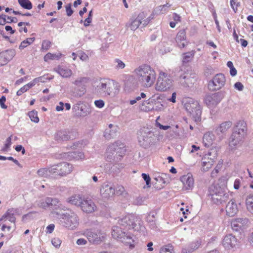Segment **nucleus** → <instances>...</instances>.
I'll return each mask as SVG.
<instances>
[{
	"label": "nucleus",
	"instance_id": "f257e3e1",
	"mask_svg": "<svg viewBox=\"0 0 253 253\" xmlns=\"http://www.w3.org/2000/svg\"><path fill=\"white\" fill-rule=\"evenodd\" d=\"M139 80L147 87H150L156 80V73L150 66L143 65L135 70Z\"/></svg>",
	"mask_w": 253,
	"mask_h": 253
},
{
	"label": "nucleus",
	"instance_id": "f03ea898",
	"mask_svg": "<svg viewBox=\"0 0 253 253\" xmlns=\"http://www.w3.org/2000/svg\"><path fill=\"white\" fill-rule=\"evenodd\" d=\"M95 91L103 96H114L119 91L117 84L114 81L109 79L101 80L97 86Z\"/></svg>",
	"mask_w": 253,
	"mask_h": 253
},
{
	"label": "nucleus",
	"instance_id": "7ed1b4c3",
	"mask_svg": "<svg viewBox=\"0 0 253 253\" xmlns=\"http://www.w3.org/2000/svg\"><path fill=\"white\" fill-rule=\"evenodd\" d=\"M60 219L63 226L70 230L76 229L79 223V218L77 214L72 211L59 213L56 212Z\"/></svg>",
	"mask_w": 253,
	"mask_h": 253
},
{
	"label": "nucleus",
	"instance_id": "20e7f679",
	"mask_svg": "<svg viewBox=\"0 0 253 253\" xmlns=\"http://www.w3.org/2000/svg\"><path fill=\"white\" fill-rule=\"evenodd\" d=\"M209 196L214 204H218L226 202L228 198V194L225 192V188L215 185L209 188Z\"/></svg>",
	"mask_w": 253,
	"mask_h": 253
},
{
	"label": "nucleus",
	"instance_id": "39448f33",
	"mask_svg": "<svg viewBox=\"0 0 253 253\" xmlns=\"http://www.w3.org/2000/svg\"><path fill=\"white\" fill-rule=\"evenodd\" d=\"M112 236L117 240L125 244L129 245L130 248L134 247V245L132 244L134 242L132 235L129 233H126L118 225L113 227Z\"/></svg>",
	"mask_w": 253,
	"mask_h": 253
},
{
	"label": "nucleus",
	"instance_id": "423d86ee",
	"mask_svg": "<svg viewBox=\"0 0 253 253\" xmlns=\"http://www.w3.org/2000/svg\"><path fill=\"white\" fill-rule=\"evenodd\" d=\"M126 152L125 144L120 141L116 142L110 144L106 152L107 160L109 162L115 158L117 156L122 157Z\"/></svg>",
	"mask_w": 253,
	"mask_h": 253
},
{
	"label": "nucleus",
	"instance_id": "0eeeda50",
	"mask_svg": "<svg viewBox=\"0 0 253 253\" xmlns=\"http://www.w3.org/2000/svg\"><path fill=\"white\" fill-rule=\"evenodd\" d=\"M184 108L194 118L195 122L200 120L201 108L198 102L193 98H188L184 100Z\"/></svg>",
	"mask_w": 253,
	"mask_h": 253
},
{
	"label": "nucleus",
	"instance_id": "6e6552de",
	"mask_svg": "<svg viewBox=\"0 0 253 253\" xmlns=\"http://www.w3.org/2000/svg\"><path fill=\"white\" fill-rule=\"evenodd\" d=\"M173 85V80L168 74L162 71L159 75L155 89L159 91H165L170 89Z\"/></svg>",
	"mask_w": 253,
	"mask_h": 253
},
{
	"label": "nucleus",
	"instance_id": "1a4fd4ad",
	"mask_svg": "<svg viewBox=\"0 0 253 253\" xmlns=\"http://www.w3.org/2000/svg\"><path fill=\"white\" fill-rule=\"evenodd\" d=\"M138 140L140 145L147 148L154 142V134L148 128L141 129L137 133Z\"/></svg>",
	"mask_w": 253,
	"mask_h": 253
},
{
	"label": "nucleus",
	"instance_id": "9d476101",
	"mask_svg": "<svg viewBox=\"0 0 253 253\" xmlns=\"http://www.w3.org/2000/svg\"><path fill=\"white\" fill-rule=\"evenodd\" d=\"M247 131L246 123L244 121H239L233 132L231 139L234 145H236L242 140Z\"/></svg>",
	"mask_w": 253,
	"mask_h": 253
},
{
	"label": "nucleus",
	"instance_id": "9b49d317",
	"mask_svg": "<svg viewBox=\"0 0 253 253\" xmlns=\"http://www.w3.org/2000/svg\"><path fill=\"white\" fill-rule=\"evenodd\" d=\"M178 83L184 88H189L192 86L196 81V76L194 74L180 71L178 73Z\"/></svg>",
	"mask_w": 253,
	"mask_h": 253
},
{
	"label": "nucleus",
	"instance_id": "f8f14e48",
	"mask_svg": "<svg viewBox=\"0 0 253 253\" xmlns=\"http://www.w3.org/2000/svg\"><path fill=\"white\" fill-rule=\"evenodd\" d=\"M226 79L222 74H216L208 84V88L211 91L218 90L225 85Z\"/></svg>",
	"mask_w": 253,
	"mask_h": 253
},
{
	"label": "nucleus",
	"instance_id": "ddd939ff",
	"mask_svg": "<svg viewBox=\"0 0 253 253\" xmlns=\"http://www.w3.org/2000/svg\"><path fill=\"white\" fill-rule=\"evenodd\" d=\"M85 234L89 242L93 244H99L105 238L104 234L99 230H87Z\"/></svg>",
	"mask_w": 253,
	"mask_h": 253
},
{
	"label": "nucleus",
	"instance_id": "4468645a",
	"mask_svg": "<svg viewBox=\"0 0 253 253\" xmlns=\"http://www.w3.org/2000/svg\"><path fill=\"white\" fill-rule=\"evenodd\" d=\"M222 98V93L218 92L207 95L204 98V102L209 108H212L216 106Z\"/></svg>",
	"mask_w": 253,
	"mask_h": 253
},
{
	"label": "nucleus",
	"instance_id": "2eb2a0df",
	"mask_svg": "<svg viewBox=\"0 0 253 253\" xmlns=\"http://www.w3.org/2000/svg\"><path fill=\"white\" fill-rule=\"evenodd\" d=\"M100 193L103 198L109 199L115 193V189L113 183L105 181L102 183L100 188Z\"/></svg>",
	"mask_w": 253,
	"mask_h": 253
},
{
	"label": "nucleus",
	"instance_id": "dca6fc26",
	"mask_svg": "<svg viewBox=\"0 0 253 253\" xmlns=\"http://www.w3.org/2000/svg\"><path fill=\"white\" fill-rule=\"evenodd\" d=\"M238 240L236 236L232 234L225 236L222 240V245L226 250H230L236 247Z\"/></svg>",
	"mask_w": 253,
	"mask_h": 253
},
{
	"label": "nucleus",
	"instance_id": "f3484780",
	"mask_svg": "<svg viewBox=\"0 0 253 253\" xmlns=\"http://www.w3.org/2000/svg\"><path fill=\"white\" fill-rule=\"evenodd\" d=\"M15 50L9 49L4 51H0V67L6 65L15 55Z\"/></svg>",
	"mask_w": 253,
	"mask_h": 253
},
{
	"label": "nucleus",
	"instance_id": "a211bd4d",
	"mask_svg": "<svg viewBox=\"0 0 253 253\" xmlns=\"http://www.w3.org/2000/svg\"><path fill=\"white\" fill-rule=\"evenodd\" d=\"M180 180L183 184V190H189L193 189L194 181L191 173H188L186 175H182Z\"/></svg>",
	"mask_w": 253,
	"mask_h": 253
},
{
	"label": "nucleus",
	"instance_id": "6ab92c4d",
	"mask_svg": "<svg viewBox=\"0 0 253 253\" xmlns=\"http://www.w3.org/2000/svg\"><path fill=\"white\" fill-rule=\"evenodd\" d=\"M132 218L131 214H128L122 218H120L118 220L117 225L122 227L124 230L131 229L133 225L131 223Z\"/></svg>",
	"mask_w": 253,
	"mask_h": 253
},
{
	"label": "nucleus",
	"instance_id": "aec40b11",
	"mask_svg": "<svg viewBox=\"0 0 253 253\" xmlns=\"http://www.w3.org/2000/svg\"><path fill=\"white\" fill-rule=\"evenodd\" d=\"M80 208L84 212L86 213L93 212L96 209L95 204L91 199L84 198L83 200Z\"/></svg>",
	"mask_w": 253,
	"mask_h": 253
},
{
	"label": "nucleus",
	"instance_id": "412c9836",
	"mask_svg": "<svg viewBox=\"0 0 253 253\" xmlns=\"http://www.w3.org/2000/svg\"><path fill=\"white\" fill-rule=\"evenodd\" d=\"M177 46L180 48H184L187 45L188 42L186 41V31L185 29L180 30L177 33L175 38Z\"/></svg>",
	"mask_w": 253,
	"mask_h": 253
},
{
	"label": "nucleus",
	"instance_id": "4be33fe9",
	"mask_svg": "<svg viewBox=\"0 0 253 253\" xmlns=\"http://www.w3.org/2000/svg\"><path fill=\"white\" fill-rule=\"evenodd\" d=\"M16 214H19L17 209H8L6 212L1 217V218L5 222L8 220L12 223H14L16 220L15 215Z\"/></svg>",
	"mask_w": 253,
	"mask_h": 253
},
{
	"label": "nucleus",
	"instance_id": "5701e85b",
	"mask_svg": "<svg viewBox=\"0 0 253 253\" xmlns=\"http://www.w3.org/2000/svg\"><path fill=\"white\" fill-rule=\"evenodd\" d=\"M144 13L139 14L136 18H131L130 20V23L126 25V26L129 27L131 30L135 31L141 24V20L144 19Z\"/></svg>",
	"mask_w": 253,
	"mask_h": 253
},
{
	"label": "nucleus",
	"instance_id": "b1692460",
	"mask_svg": "<svg viewBox=\"0 0 253 253\" xmlns=\"http://www.w3.org/2000/svg\"><path fill=\"white\" fill-rule=\"evenodd\" d=\"M53 70L64 78H69L72 75V71L71 70L61 65H58L56 67L54 68Z\"/></svg>",
	"mask_w": 253,
	"mask_h": 253
},
{
	"label": "nucleus",
	"instance_id": "393cba45",
	"mask_svg": "<svg viewBox=\"0 0 253 253\" xmlns=\"http://www.w3.org/2000/svg\"><path fill=\"white\" fill-rule=\"evenodd\" d=\"M117 131V126L112 124H110L109 125V128L106 129L105 130L104 136L106 139H110L116 136Z\"/></svg>",
	"mask_w": 253,
	"mask_h": 253
},
{
	"label": "nucleus",
	"instance_id": "a878e982",
	"mask_svg": "<svg viewBox=\"0 0 253 253\" xmlns=\"http://www.w3.org/2000/svg\"><path fill=\"white\" fill-rule=\"evenodd\" d=\"M226 211L227 214L229 216H233L237 213L238 209L234 200H231L228 202L226 207Z\"/></svg>",
	"mask_w": 253,
	"mask_h": 253
},
{
	"label": "nucleus",
	"instance_id": "bb28decb",
	"mask_svg": "<svg viewBox=\"0 0 253 253\" xmlns=\"http://www.w3.org/2000/svg\"><path fill=\"white\" fill-rule=\"evenodd\" d=\"M132 219L131 223H132V229H134L136 230H141L143 228V222L141 217L139 215L131 214Z\"/></svg>",
	"mask_w": 253,
	"mask_h": 253
},
{
	"label": "nucleus",
	"instance_id": "cd10ccee",
	"mask_svg": "<svg viewBox=\"0 0 253 253\" xmlns=\"http://www.w3.org/2000/svg\"><path fill=\"white\" fill-rule=\"evenodd\" d=\"M60 168V175H66L70 173L73 170V166L70 164L63 162L59 164Z\"/></svg>",
	"mask_w": 253,
	"mask_h": 253
},
{
	"label": "nucleus",
	"instance_id": "c85d7f7f",
	"mask_svg": "<svg viewBox=\"0 0 253 253\" xmlns=\"http://www.w3.org/2000/svg\"><path fill=\"white\" fill-rule=\"evenodd\" d=\"M247 222V219L246 218H237L231 222L232 228L234 230L239 231Z\"/></svg>",
	"mask_w": 253,
	"mask_h": 253
},
{
	"label": "nucleus",
	"instance_id": "c756f323",
	"mask_svg": "<svg viewBox=\"0 0 253 253\" xmlns=\"http://www.w3.org/2000/svg\"><path fill=\"white\" fill-rule=\"evenodd\" d=\"M55 139L58 141H64L68 140L70 139V136L67 131L59 130L58 131L55 135Z\"/></svg>",
	"mask_w": 253,
	"mask_h": 253
},
{
	"label": "nucleus",
	"instance_id": "7c9ffc66",
	"mask_svg": "<svg viewBox=\"0 0 253 253\" xmlns=\"http://www.w3.org/2000/svg\"><path fill=\"white\" fill-rule=\"evenodd\" d=\"M232 126V122L230 121L225 122L222 123L215 129V132L219 135L221 133L226 132Z\"/></svg>",
	"mask_w": 253,
	"mask_h": 253
},
{
	"label": "nucleus",
	"instance_id": "2f4dec72",
	"mask_svg": "<svg viewBox=\"0 0 253 253\" xmlns=\"http://www.w3.org/2000/svg\"><path fill=\"white\" fill-rule=\"evenodd\" d=\"M135 87V80L131 77L129 76L126 79L125 82V89L126 91H129L133 89Z\"/></svg>",
	"mask_w": 253,
	"mask_h": 253
},
{
	"label": "nucleus",
	"instance_id": "473e14b6",
	"mask_svg": "<svg viewBox=\"0 0 253 253\" xmlns=\"http://www.w3.org/2000/svg\"><path fill=\"white\" fill-rule=\"evenodd\" d=\"M84 198L80 195H74L68 199V202L72 205L81 207Z\"/></svg>",
	"mask_w": 253,
	"mask_h": 253
},
{
	"label": "nucleus",
	"instance_id": "72a5a7b5",
	"mask_svg": "<svg viewBox=\"0 0 253 253\" xmlns=\"http://www.w3.org/2000/svg\"><path fill=\"white\" fill-rule=\"evenodd\" d=\"M213 135L211 133L208 132L204 135L203 142L206 147H209L212 144Z\"/></svg>",
	"mask_w": 253,
	"mask_h": 253
},
{
	"label": "nucleus",
	"instance_id": "f704fd0d",
	"mask_svg": "<svg viewBox=\"0 0 253 253\" xmlns=\"http://www.w3.org/2000/svg\"><path fill=\"white\" fill-rule=\"evenodd\" d=\"M49 208L52 209H57L60 208V201L57 198L49 197Z\"/></svg>",
	"mask_w": 253,
	"mask_h": 253
},
{
	"label": "nucleus",
	"instance_id": "c9c22d12",
	"mask_svg": "<svg viewBox=\"0 0 253 253\" xmlns=\"http://www.w3.org/2000/svg\"><path fill=\"white\" fill-rule=\"evenodd\" d=\"M140 109L141 110L145 112H149L154 110V106H153V102L150 101H149V102L147 101H144L140 106Z\"/></svg>",
	"mask_w": 253,
	"mask_h": 253
},
{
	"label": "nucleus",
	"instance_id": "e433bc0d",
	"mask_svg": "<svg viewBox=\"0 0 253 253\" xmlns=\"http://www.w3.org/2000/svg\"><path fill=\"white\" fill-rule=\"evenodd\" d=\"M50 176L60 175L59 165H54L48 168Z\"/></svg>",
	"mask_w": 253,
	"mask_h": 253
},
{
	"label": "nucleus",
	"instance_id": "4c0bfd02",
	"mask_svg": "<svg viewBox=\"0 0 253 253\" xmlns=\"http://www.w3.org/2000/svg\"><path fill=\"white\" fill-rule=\"evenodd\" d=\"M18 2L23 8L27 10L32 8V3L29 0H18Z\"/></svg>",
	"mask_w": 253,
	"mask_h": 253
},
{
	"label": "nucleus",
	"instance_id": "58836bf2",
	"mask_svg": "<svg viewBox=\"0 0 253 253\" xmlns=\"http://www.w3.org/2000/svg\"><path fill=\"white\" fill-rule=\"evenodd\" d=\"M246 206L248 211L253 213V195H249L246 199Z\"/></svg>",
	"mask_w": 253,
	"mask_h": 253
},
{
	"label": "nucleus",
	"instance_id": "ea45409f",
	"mask_svg": "<svg viewBox=\"0 0 253 253\" xmlns=\"http://www.w3.org/2000/svg\"><path fill=\"white\" fill-rule=\"evenodd\" d=\"M48 199L49 197H46L44 199H41L38 201L36 202V205L40 208L46 209V208H49Z\"/></svg>",
	"mask_w": 253,
	"mask_h": 253
},
{
	"label": "nucleus",
	"instance_id": "a19ab883",
	"mask_svg": "<svg viewBox=\"0 0 253 253\" xmlns=\"http://www.w3.org/2000/svg\"><path fill=\"white\" fill-rule=\"evenodd\" d=\"M178 128V126L176 125L175 127L172 128V129H170L168 132V137L169 139L176 138L179 136V133L178 132L177 129Z\"/></svg>",
	"mask_w": 253,
	"mask_h": 253
},
{
	"label": "nucleus",
	"instance_id": "79ce46f5",
	"mask_svg": "<svg viewBox=\"0 0 253 253\" xmlns=\"http://www.w3.org/2000/svg\"><path fill=\"white\" fill-rule=\"evenodd\" d=\"M195 51L192 50L190 52H186L183 54L182 61L183 63L189 62L195 55Z\"/></svg>",
	"mask_w": 253,
	"mask_h": 253
},
{
	"label": "nucleus",
	"instance_id": "37998d69",
	"mask_svg": "<svg viewBox=\"0 0 253 253\" xmlns=\"http://www.w3.org/2000/svg\"><path fill=\"white\" fill-rule=\"evenodd\" d=\"M35 38H27L26 40L23 41L21 42L20 45H19V49H23L24 48L26 47L28 45H30L32 43L34 42L35 41Z\"/></svg>",
	"mask_w": 253,
	"mask_h": 253
},
{
	"label": "nucleus",
	"instance_id": "c03bdc74",
	"mask_svg": "<svg viewBox=\"0 0 253 253\" xmlns=\"http://www.w3.org/2000/svg\"><path fill=\"white\" fill-rule=\"evenodd\" d=\"M89 79L86 77H81L76 80L73 83L77 86H81L86 83Z\"/></svg>",
	"mask_w": 253,
	"mask_h": 253
},
{
	"label": "nucleus",
	"instance_id": "a18cd8bd",
	"mask_svg": "<svg viewBox=\"0 0 253 253\" xmlns=\"http://www.w3.org/2000/svg\"><path fill=\"white\" fill-rule=\"evenodd\" d=\"M28 116L30 117L31 121L37 123L39 122V119L38 117V113L35 110L30 111L28 113Z\"/></svg>",
	"mask_w": 253,
	"mask_h": 253
},
{
	"label": "nucleus",
	"instance_id": "49530a36",
	"mask_svg": "<svg viewBox=\"0 0 253 253\" xmlns=\"http://www.w3.org/2000/svg\"><path fill=\"white\" fill-rule=\"evenodd\" d=\"M199 247V244H196L195 243H192L189 245L188 247V249H184L182 250V252L183 253H188L193 252V251L196 250Z\"/></svg>",
	"mask_w": 253,
	"mask_h": 253
},
{
	"label": "nucleus",
	"instance_id": "de8ad7c7",
	"mask_svg": "<svg viewBox=\"0 0 253 253\" xmlns=\"http://www.w3.org/2000/svg\"><path fill=\"white\" fill-rule=\"evenodd\" d=\"M11 136L8 137L5 141V143L3 147V148L1 149V151L2 152H8L10 150V147L11 145Z\"/></svg>",
	"mask_w": 253,
	"mask_h": 253
},
{
	"label": "nucleus",
	"instance_id": "09e8293b",
	"mask_svg": "<svg viewBox=\"0 0 253 253\" xmlns=\"http://www.w3.org/2000/svg\"><path fill=\"white\" fill-rule=\"evenodd\" d=\"M37 173L41 176H50L48 169H41L38 170Z\"/></svg>",
	"mask_w": 253,
	"mask_h": 253
},
{
	"label": "nucleus",
	"instance_id": "8fccbe9b",
	"mask_svg": "<svg viewBox=\"0 0 253 253\" xmlns=\"http://www.w3.org/2000/svg\"><path fill=\"white\" fill-rule=\"evenodd\" d=\"M230 5L233 11L236 12L238 10V7L240 5V3L238 0H230Z\"/></svg>",
	"mask_w": 253,
	"mask_h": 253
},
{
	"label": "nucleus",
	"instance_id": "3c124183",
	"mask_svg": "<svg viewBox=\"0 0 253 253\" xmlns=\"http://www.w3.org/2000/svg\"><path fill=\"white\" fill-rule=\"evenodd\" d=\"M173 249L170 246H166L161 248L160 253H172Z\"/></svg>",
	"mask_w": 253,
	"mask_h": 253
},
{
	"label": "nucleus",
	"instance_id": "603ef678",
	"mask_svg": "<svg viewBox=\"0 0 253 253\" xmlns=\"http://www.w3.org/2000/svg\"><path fill=\"white\" fill-rule=\"evenodd\" d=\"M51 42L47 40H44L42 42V49L43 51L47 50L51 46Z\"/></svg>",
	"mask_w": 253,
	"mask_h": 253
},
{
	"label": "nucleus",
	"instance_id": "864d4df0",
	"mask_svg": "<svg viewBox=\"0 0 253 253\" xmlns=\"http://www.w3.org/2000/svg\"><path fill=\"white\" fill-rule=\"evenodd\" d=\"M52 244L56 248H58L60 246L61 241L59 238H54L51 240Z\"/></svg>",
	"mask_w": 253,
	"mask_h": 253
},
{
	"label": "nucleus",
	"instance_id": "5fc2aeb1",
	"mask_svg": "<svg viewBox=\"0 0 253 253\" xmlns=\"http://www.w3.org/2000/svg\"><path fill=\"white\" fill-rule=\"evenodd\" d=\"M170 4L167 3L166 4L160 6L159 9L161 10L162 14L167 12L168 11V8L170 7Z\"/></svg>",
	"mask_w": 253,
	"mask_h": 253
},
{
	"label": "nucleus",
	"instance_id": "6e6d98bb",
	"mask_svg": "<svg viewBox=\"0 0 253 253\" xmlns=\"http://www.w3.org/2000/svg\"><path fill=\"white\" fill-rule=\"evenodd\" d=\"M142 177L143 179L145 181L147 187H150L151 178L149 174L146 173H142Z\"/></svg>",
	"mask_w": 253,
	"mask_h": 253
},
{
	"label": "nucleus",
	"instance_id": "4d7b16f0",
	"mask_svg": "<svg viewBox=\"0 0 253 253\" xmlns=\"http://www.w3.org/2000/svg\"><path fill=\"white\" fill-rule=\"evenodd\" d=\"M205 75L208 77L214 73V69L211 66H208L205 69Z\"/></svg>",
	"mask_w": 253,
	"mask_h": 253
},
{
	"label": "nucleus",
	"instance_id": "13d9d810",
	"mask_svg": "<svg viewBox=\"0 0 253 253\" xmlns=\"http://www.w3.org/2000/svg\"><path fill=\"white\" fill-rule=\"evenodd\" d=\"M47 79H48V78L46 77L45 76H41V77L36 78L34 79V80L35 82H36V83L37 84L39 82L45 83L46 81V80H47Z\"/></svg>",
	"mask_w": 253,
	"mask_h": 253
},
{
	"label": "nucleus",
	"instance_id": "bf43d9fd",
	"mask_svg": "<svg viewBox=\"0 0 253 253\" xmlns=\"http://www.w3.org/2000/svg\"><path fill=\"white\" fill-rule=\"evenodd\" d=\"M115 62L117 63L116 68L119 69H123L125 67V64L121 60L116 59Z\"/></svg>",
	"mask_w": 253,
	"mask_h": 253
},
{
	"label": "nucleus",
	"instance_id": "052dcab7",
	"mask_svg": "<svg viewBox=\"0 0 253 253\" xmlns=\"http://www.w3.org/2000/svg\"><path fill=\"white\" fill-rule=\"evenodd\" d=\"M95 106L98 108H102L104 106V102L101 99L95 100L94 101Z\"/></svg>",
	"mask_w": 253,
	"mask_h": 253
},
{
	"label": "nucleus",
	"instance_id": "680f3d73",
	"mask_svg": "<svg viewBox=\"0 0 253 253\" xmlns=\"http://www.w3.org/2000/svg\"><path fill=\"white\" fill-rule=\"evenodd\" d=\"M143 201L142 197H138L134 199L133 204L136 205H141L143 204Z\"/></svg>",
	"mask_w": 253,
	"mask_h": 253
},
{
	"label": "nucleus",
	"instance_id": "e2e57ef3",
	"mask_svg": "<svg viewBox=\"0 0 253 253\" xmlns=\"http://www.w3.org/2000/svg\"><path fill=\"white\" fill-rule=\"evenodd\" d=\"M234 86L235 89H236L237 90H238L239 91H242V90H243V89L244 88V85L241 82L236 83L234 84Z\"/></svg>",
	"mask_w": 253,
	"mask_h": 253
},
{
	"label": "nucleus",
	"instance_id": "0e129e2a",
	"mask_svg": "<svg viewBox=\"0 0 253 253\" xmlns=\"http://www.w3.org/2000/svg\"><path fill=\"white\" fill-rule=\"evenodd\" d=\"M242 179H236L234 183V188L236 190L239 189L241 183Z\"/></svg>",
	"mask_w": 253,
	"mask_h": 253
},
{
	"label": "nucleus",
	"instance_id": "69168bd1",
	"mask_svg": "<svg viewBox=\"0 0 253 253\" xmlns=\"http://www.w3.org/2000/svg\"><path fill=\"white\" fill-rule=\"evenodd\" d=\"M6 101V98L4 96H2L1 98H0V107L2 109H6L7 106L5 105L4 102Z\"/></svg>",
	"mask_w": 253,
	"mask_h": 253
},
{
	"label": "nucleus",
	"instance_id": "338daca9",
	"mask_svg": "<svg viewBox=\"0 0 253 253\" xmlns=\"http://www.w3.org/2000/svg\"><path fill=\"white\" fill-rule=\"evenodd\" d=\"M66 11L67 15L68 16H70L72 15L73 13V10L72 9L71 4H69L66 6Z\"/></svg>",
	"mask_w": 253,
	"mask_h": 253
},
{
	"label": "nucleus",
	"instance_id": "774afa93",
	"mask_svg": "<svg viewBox=\"0 0 253 253\" xmlns=\"http://www.w3.org/2000/svg\"><path fill=\"white\" fill-rule=\"evenodd\" d=\"M54 227H55V226L53 224H50L49 225H48L47 227H46V233H51L53 230H54Z\"/></svg>",
	"mask_w": 253,
	"mask_h": 253
}]
</instances>
